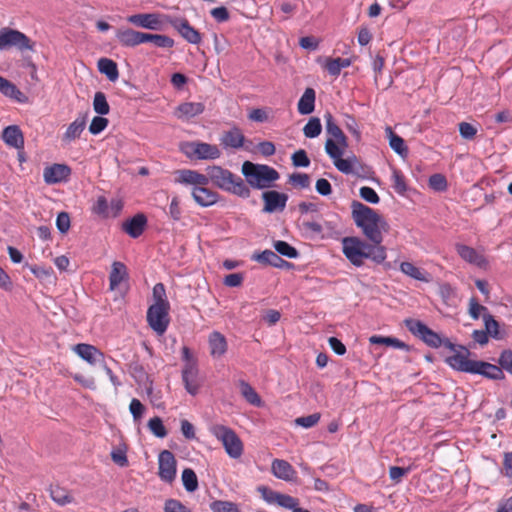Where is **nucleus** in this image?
I'll list each match as a JSON object with an SVG mask.
<instances>
[{
  "label": "nucleus",
  "instance_id": "1",
  "mask_svg": "<svg viewBox=\"0 0 512 512\" xmlns=\"http://www.w3.org/2000/svg\"><path fill=\"white\" fill-rule=\"evenodd\" d=\"M352 218L357 227L361 228L365 237L376 245L383 241L382 232H387L389 225L375 210L359 201L351 204Z\"/></svg>",
  "mask_w": 512,
  "mask_h": 512
},
{
  "label": "nucleus",
  "instance_id": "2",
  "mask_svg": "<svg viewBox=\"0 0 512 512\" xmlns=\"http://www.w3.org/2000/svg\"><path fill=\"white\" fill-rule=\"evenodd\" d=\"M342 252L354 266L360 267L364 259H371L381 264L386 259V248L382 245L367 243L358 237H345L342 239Z\"/></svg>",
  "mask_w": 512,
  "mask_h": 512
},
{
  "label": "nucleus",
  "instance_id": "3",
  "mask_svg": "<svg viewBox=\"0 0 512 512\" xmlns=\"http://www.w3.org/2000/svg\"><path fill=\"white\" fill-rule=\"evenodd\" d=\"M206 170L209 181H212L220 189L240 197H249L250 190L241 177L220 166H209Z\"/></svg>",
  "mask_w": 512,
  "mask_h": 512
},
{
  "label": "nucleus",
  "instance_id": "4",
  "mask_svg": "<svg viewBox=\"0 0 512 512\" xmlns=\"http://www.w3.org/2000/svg\"><path fill=\"white\" fill-rule=\"evenodd\" d=\"M241 171L247 183L255 189L269 188L279 178L275 169L254 162H243Z\"/></svg>",
  "mask_w": 512,
  "mask_h": 512
},
{
  "label": "nucleus",
  "instance_id": "5",
  "mask_svg": "<svg viewBox=\"0 0 512 512\" xmlns=\"http://www.w3.org/2000/svg\"><path fill=\"white\" fill-rule=\"evenodd\" d=\"M211 433L221 441L226 453L233 459H238L243 454V443L239 436L231 428L216 424L210 429Z\"/></svg>",
  "mask_w": 512,
  "mask_h": 512
},
{
  "label": "nucleus",
  "instance_id": "6",
  "mask_svg": "<svg viewBox=\"0 0 512 512\" xmlns=\"http://www.w3.org/2000/svg\"><path fill=\"white\" fill-rule=\"evenodd\" d=\"M181 152L188 158L197 160H214L220 157V151L216 145L203 142H184L180 144Z\"/></svg>",
  "mask_w": 512,
  "mask_h": 512
},
{
  "label": "nucleus",
  "instance_id": "7",
  "mask_svg": "<svg viewBox=\"0 0 512 512\" xmlns=\"http://www.w3.org/2000/svg\"><path fill=\"white\" fill-rule=\"evenodd\" d=\"M34 43L24 33L11 29H0V50L16 47L20 51L33 50Z\"/></svg>",
  "mask_w": 512,
  "mask_h": 512
},
{
  "label": "nucleus",
  "instance_id": "8",
  "mask_svg": "<svg viewBox=\"0 0 512 512\" xmlns=\"http://www.w3.org/2000/svg\"><path fill=\"white\" fill-rule=\"evenodd\" d=\"M164 22L172 26L188 43L198 45L202 41L201 33L196 30L184 17L163 15Z\"/></svg>",
  "mask_w": 512,
  "mask_h": 512
},
{
  "label": "nucleus",
  "instance_id": "9",
  "mask_svg": "<svg viewBox=\"0 0 512 512\" xmlns=\"http://www.w3.org/2000/svg\"><path fill=\"white\" fill-rule=\"evenodd\" d=\"M169 309V303H164V305L153 304L148 308V324L158 335H163L168 328L170 321L168 314Z\"/></svg>",
  "mask_w": 512,
  "mask_h": 512
},
{
  "label": "nucleus",
  "instance_id": "10",
  "mask_svg": "<svg viewBox=\"0 0 512 512\" xmlns=\"http://www.w3.org/2000/svg\"><path fill=\"white\" fill-rule=\"evenodd\" d=\"M404 323L407 329L413 335L422 339L427 345L435 348L441 346L442 340L440 336L434 331H432L423 322L409 318L406 319Z\"/></svg>",
  "mask_w": 512,
  "mask_h": 512
},
{
  "label": "nucleus",
  "instance_id": "11",
  "mask_svg": "<svg viewBox=\"0 0 512 512\" xmlns=\"http://www.w3.org/2000/svg\"><path fill=\"white\" fill-rule=\"evenodd\" d=\"M158 475L161 480L171 483L176 476V459L169 450H163L158 456Z\"/></svg>",
  "mask_w": 512,
  "mask_h": 512
},
{
  "label": "nucleus",
  "instance_id": "12",
  "mask_svg": "<svg viewBox=\"0 0 512 512\" xmlns=\"http://www.w3.org/2000/svg\"><path fill=\"white\" fill-rule=\"evenodd\" d=\"M127 21L144 29L162 30L164 19L157 13H139L129 16Z\"/></svg>",
  "mask_w": 512,
  "mask_h": 512
},
{
  "label": "nucleus",
  "instance_id": "13",
  "mask_svg": "<svg viewBox=\"0 0 512 512\" xmlns=\"http://www.w3.org/2000/svg\"><path fill=\"white\" fill-rule=\"evenodd\" d=\"M339 171L345 174H352L357 178L369 179L373 170L365 162H334Z\"/></svg>",
  "mask_w": 512,
  "mask_h": 512
},
{
  "label": "nucleus",
  "instance_id": "14",
  "mask_svg": "<svg viewBox=\"0 0 512 512\" xmlns=\"http://www.w3.org/2000/svg\"><path fill=\"white\" fill-rule=\"evenodd\" d=\"M71 174V168L65 164L55 162L44 169L43 177L47 184L66 182Z\"/></svg>",
  "mask_w": 512,
  "mask_h": 512
},
{
  "label": "nucleus",
  "instance_id": "15",
  "mask_svg": "<svg viewBox=\"0 0 512 512\" xmlns=\"http://www.w3.org/2000/svg\"><path fill=\"white\" fill-rule=\"evenodd\" d=\"M2 139L8 146L18 150H21L24 147L23 133L17 125H10L4 128L2 132ZM18 157V160H24L22 151H18Z\"/></svg>",
  "mask_w": 512,
  "mask_h": 512
},
{
  "label": "nucleus",
  "instance_id": "16",
  "mask_svg": "<svg viewBox=\"0 0 512 512\" xmlns=\"http://www.w3.org/2000/svg\"><path fill=\"white\" fill-rule=\"evenodd\" d=\"M199 370L196 363L185 364L182 370V380L186 391L191 395L198 393L200 382L198 379Z\"/></svg>",
  "mask_w": 512,
  "mask_h": 512
},
{
  "label": "nucleus",
  "instance_id": "17",
  "mask_svg": "<svg viewBox=\"0 0 512 512\" xmlns=\"http://www.w3.org/2000/svg\"><path fill=\"white\" fill-rule=\"evenodd\" d=\"M466 354L456 352L454 355L446 358V362L455 370L473 374L477 360L468 359V349L461 347Z\"/></svg>",
  "mask_w": 512,
  "mask_h": 512
},
{
  "label": "nucleus",
  "instance_id": "18",
  "mask_svg": "<svg viewBox=\"0 0 512 512\" xmlns=\"http://www.w3.org/2000/svg\"><path fill=\"white\" fill-rule=\"evenodd\" d=\"M175 182L197 187L199 185H208L209 178L205 174H200L194 170L182 169L175 173Z\"/></svg>",
  "mask_w": 512,
  "mask_h": 512
},
{
  "label": "nucleus",
  "instance_id": "19",
  "mask_svg": "<svg viewBox=\"0 0 512 512\" xmlns=\"http://www.w3.org/2000/svg\"><path fill=\"white\" fill-rule=\"evenodd\" d=\"M262 198L265 203L263 210L267 213L284 210L288 200L286 194L274 190L264 192Z\"/></svg>",
  "mask_w": 512,
  "mask_h": 512
},
{
  "label": "nucleus",
  "instance_id": "20",
  "mask_svg": "<svg viewBox=\"0 0 512 512\" xmlns=\"http://www.w3.org/2000/svg\"><path fill=\"white\" fill-rule=\"evenodd\" d=\"M206 186L207 185H199L192 189L194 201L202 207L211 206L218 201V193L208 189Z\"/></svg>",
  "mask_w": 512,
  "mask_h": 512
},
{
  "label": "nucleus",
  "instance_id": "21",
  "mask_svg": "<svg viewBox=\"0 0 512 512\" xmlns=\"http://www.w3.org/2000/svg\"><path fill=\"white\" fill-rule=\"evenodd\" d=\"M144 32L135 31L131 28L119 29L116 38L124 47H135L144 43Z\"/></svg>",
  "mask_w": 512,
  "mask_h": 512
},
{
  "label": "nucleus",
  "instance_id": "22",
  "mask_svg": "<svg viewBox=\"0 0 512 512\" xmlns=\"http://www.w3.org/2000/svg\"><path fill=\"white\" fill-rule=\"evenodd\" d=\"M473 374H479L491 380H502L505 378L500 366L481 360H477Z\"/></svg>",
  "mask_w": 512,
  "mask_h": 512
},
{
  "label": "nucleus",
  "instance_id": "23",
  "mask_svg": "<svg viewBox=\"0 0 512 512\" xmlns=\"http://www.w3.org/2000/svg\"><path fill=\"white\" fill-rule=\"evenodd\" d=\"M272 473L278 479L284 481H293L296 477V471L292 467V465L281 459H275L271 465Z\"/></svg>",
  "mask_w": 512,
  "mask_h": 512
},
{
  "label": "nucleus",
  "instance_id": "24",
  "mask_svg": "<svg viewBox=\"0 0 512 512\" xmlns=\"http://www.w3.org/2000/svg\"><path fill=\"white\" fill-rule=\"evenodd\" d=\"M75 352L83 360L90 364H97L103 362L104 355L96 347L89 344H77L74 348Z\"/></svg>",
  "mask_w": 512,
  "mask_h": 512
},
{
  "label": "nucleus",
  "instance_id": "25",
  "mask_svg": "<svg viewBox=\"0 0 512 512\" xmlns=\"http://www.w3.org/2000/svg\"><path fill=\"white\" fill-rule=\"evenodd\" d=\"M220 144L224 148L239 149L244 145V135L239 128H232L222 133Z\"/></svg>",
  "mask_w": 512,
  "mask_h": 512
},
{
  "label": "nucleus",
  "instance_id": "26",
  "mask_svg": "<svg viewBox=\"0 0 512 512\" xmlns=\"http://www.w3.org/2000/svg\"><path fill=\"white\" fill-rule=\"evenodd\" d=\"M456 251L463 260L470 264L478 267H484L487 264L486 259L470 246L456 244Z\"/></svg>",
  "mask_w": 512,
  "mask_h": 512
},
{
  "label": "nucleus",
  "instance_id": "27",
  "mask_svg": "<svg viewBox=\"0 0 512 512\" xmlns=\"http://www.w3.org/2000/svg\"><path fill=\"white\" fill-rule=\"evenodd\" d=\"M147 218L144 214H136L123 224V230L132 238H138L144 231Z\"/></svg>",
  "mask_w": 512,
  "mask_h": 512
},
{
  "label": "nucleus",
  "instance_id": "28",
  "mask_svg": "<svg viewBox=\"0 0 512 512\" xmlns=\"http://www.w3.org/2000/svg\"><path fill=\"white\" fill-rule=\"evenodd\" d=\"M205 106L201 102H184L176 108V115L180 119H191L204 112Z\"/></svg>",
  "mask_w": 512,
  "mask_h": 512
},
{
  "label": "nucleus",
  "instance_id": "29",
  "mask_svg": "<svg viewBox=\"0 0 512 512\" xmlns=\"http://www.w3.org/2000/svg\"><path fill=\"white\" fill-rule=\"evenodd\" d=\"M210 354L214 358H220L227 351V341L223 334L214 331L209 336Z\"/></svg>",
  "mask_w": 512,
  "mask_h": 512
},
{
  "label": "nucleus",
  "instance_id": "30",
  "mask_svg": "<svg viewBox=\"0 0 512 512\" xmlns=\"http://www.w3.org/2000/svg\"><path fill=\"white\" fill-rule=\"evenodd\" d=\"M253 259L259 263L270 265L277 268H283L285 266H289L290 263L283 260L277 252L272 250H265L261 253L255 254Z\"/></svg>",
  "mask_w": 512,
  "mask_h": 512
},
{
  "label": "nucleus",
  "instance_id": "31",
  "mask_svg": "<svg viewBox=\"0 0 512 512\" xmlns=\"http://www.w3.org/2000/svg\"><path fill=\"white\" fill-rule=\"evenodd\" d=\"M315 90L311 87L305 89L303 95L299 99L297 109L301 115L311 114L315 109Z\"/></svg>",
  "mask_w": 512,
  "mask_h": 512
},
{
  "label": "nucleus",
  "instance_id": "32",
  "mask_svg": "<svg viewBox=\"0 0 512 512\" xmlns=\"http://www.w3.org/2000/svg\"><path fill=\"white\" fill-rule=\"evenodd\" d=\"M0 92L6 97L14 99L19 103H25L27 101L26 95L21 92L16 85L2 76H0Z\"/></svg>",
  "mask_w": 512,
  "mask_h": 512
},
{
  "label": "nucleus",
  "instance_id": "33",
  "mask_svg": "<svg viewBox=\"0 0 512 512\" xmlns=\"http://www.w3.org/2000/svg\"><path fill=\"white\" fill-rule=\"evenodd\" d=\"M126 279H128V272L125 264L119 261L113 262L109 275L110 289L115 290Z\"/></svg>",
  "mask_w": 512,
  "mask_h": 512
},
{
  "label": "nucleus",
  "instance_id": "34",
  "mask_svg": "<svg viewBox=\"0 0 512 512\" xmlns=\"http://www.w3.org/2000/svg\"><path fill=\"white\" fill-rule=\"evenodd\" d=\"M385 132L391 149H393L401 158H406L408 156V148L403 138L394 133L390 126L386 127Z\"/></svg>",
  "mask_w": 512,
  "mask_h": 512
},
{
  "label": "nucleus",
  "instance_id": "35",
  "mask_svg": "<svg viewBox=\"0 0 512 512\" xmlns=\"http://www.w3.org/2000/svg\"><path fill=\"white\" fill-rule=\"evenodd\" d=\"M86 126V116L76 118L66 129L63 135L64 142H71L80 137Z\"/></svg>",
  "mask_w": 512,
  "mask_h": 512
},
{
  "label": "nucleus",
  "instance_id": "36",
  "mask_svg": "<svg viewBox=\"0 0 512 512\" xmlns=\"http://www.w3.org/2000/svg\"><path fill=\"white\" fill-rule=\"evenodd\" d=\"M324 119L326 123V132L329 135L327 139H335L338 142L345 144V140H347V137L345 136L341 128L338 126V124L335 122L331 113L327 112L324 116Z\"/></svg>",
  "mask_w": 512,
  "mask_h": 512
},
{
  "label": "nucleus",
  "instance_id": "37",
  "mask_svg": "<svg viewBox=\"0 0 512 512\" xmlns=\"http://www.w3.org/2000/svg\"><path fill=\"white\" fill-rule=\"evenodd\" d=\"M98 70L112 82L116 81L119 77L117 64L111 59L100 58L98 60Z\"/></svg>",
  "mask_w": 512,
  "mask_h": 512
},
{
  "label": "nucleus",
  "instance_id": "38",
  "mask_svg": "<svg viewBox=\"0 0 512 512\" xmlns=\"http://www.w3.org/2000/svg\"><path fill=\"white\" fill-rule=\"evenodd\" d=\"M348 146L347 140L345 144L335 139H327L325 142V151L333 160H345L343 158L344 149ZM346 160H350L347 158Z\"/></svg>",
  "mask_w": 512,
  "mask_h": 512
},
{
  "label": "nucleus",
  "instance_id": "39",
  "mask_svg": "<svg viewBox=\"0 0 512 512\" xmlns=\"http://www.w3.org/2000/svg\"><path fill=\"white\" fill-rule=\"evenodd\" d=\"M51 499L60 506L70 504L74 501L71 493L60 486H54L50 488Z\"/></svg>",
  "mask_w": 512,
  "mask_h": 512
},
{
  "label": "nucleus",
  "instance_id": "40",
  "mask_svg": "<svg viewBox=\"0 0 512 512\" xmlns=\"http://www.w3.org/2000/svg\"><path fill=\"white\" fill-rule=\"evenodd\" d=\"M400 270L405 275L422 282H428V274L411 262H402Z\"/></svg>",
  "mask_w": 512,
  "mask_h": 512
},
{
  "label": "nucleus",
  "instance_id": "41",
  "mask_svg": "<svg viewBox=\"0 0 512 512\" xmlns=\"http://www.w3.org/2000/svg\"><path fill=\"white\" fill-rule=\"evenodd\" d=\"M143 39L144 43L152 42L160 48H172L175 45V41L171 37L162 34L144 33Z\"/></svg>",
  "mask_w": 512,
  "mask_h": 512
},
{
  "label": "nucleus",
  "instance_id": "42",
  "mask_svg": "<svg viewBox=\"0 0 512 512\" xmlns=\"http://www.w3.org/2000/svg\"><path fill=\"white\" fill-rule=\"evenodd\" d=\"M239 387L241 395L246 399L247 402L254 406L261 405V398L254 390V388L244 380L239 381Z\"/></svg>",
  "mask_w": 512,
  "mask_h": 512
},
{
  "label": "nucleus",
  "instance_id": "43",
  "mask_svg": "<svg viewBox=\"0 0 512 512\" xmlns=\"http://www.w3.org/2000/svg\"><path fill=\"white\" fill-rule=\"evenodd\" d=\"M182 482L186 491L194 492L198 489L197 475L191 468H186L182 472Z\"/></svg>",
  "mask_w": 512,
  "mask_h": 512
},
{
  "label": "nucleus",
  "instance_id": "44",
  "mask_svg": "<svg viewBox=\"0 0 512 512\" xmlns=\"http://www.w3.org/2000/svg\"><path fill=\"white\" fill-rule=\"evenodd\" d=\"M483 321L485 325V331L488 336H491L495 339H501L499 332V323L494 319V317L490 313L483 314Z\"/></svg>",
  "mask_w": 512,
  "mask_h": 512
},
{
  "label": "nucleus",
  "instance_id": "45",
  "mask_svg": "<svg viewBox=\"0 0 512 512\" xmlns=\"http://www.w3.org/2000/svg\"><path fill=\"white\" fill-rule=\"evenodd\" d=\"M93 109L99 115H107L110 106L107 102L106 95L103 92H96L93 99Z\"/></svg>",
  "mask_w": 512,
  "mask_h": 512
},
{
  "label": "nucleus",
  "instance_id": "46",
  "mask_svg": "<svg viewBox=\"0 0 512 512\" xmlns=\"http://www.w3.org/2000/svg\"><path fill=\"white\" fill-rule=\"evenodd\" d=\"M321 131L322 125L317 117L310 118L303 128V133L307 138H315L320 135Z\"/></svg>",
  "mask_w": 512,
  "mask_h": 512
},
{
  "label": "nucleus",
  "instance_id": "47",
  "mask_svg": "<svg viewBox=\"0 0 512 512\" xmlns=\"http://www.w3.org/2000/svg\"><path fill=\"white\" fill-rule=\"evenodd\" d=\"M274 249L277 252V254H280L290 259L297 258L299 255L297 249L285 241L279 240L274 242Z\"/></svg>",
  "mask_w": 512,
  "mask_h": 512
},
{
  "label": "nucleus",
  "instance_id": "48",
  "mask_svg": "<svg viewBox=\"0 0 512 512\" xmlns=\"http://www.w3.org/2000/svg\"><path fill=\"white\" fill-rule=\"evenodd\" d=\"M289 183L298 189L309 188L311 184V178L306 173H292L289 176Z\"/></svg>",
  "mask_w": 512,
  "mask_h": 512
},
{
  "label": "nucleus",
  "instance_id": "49",
  "mask_svg": "<svg viewBox=\"0 0 512 512\" xmlns=\"http://www.w3.org/2000/svg\"><path fill=\"white\" fill-rule=\"evenodd\" d=\"M212 512H240L237 505L230 501L215 500L210 503Z\"/></svg>",
  "mask_w": 512,
  "mask_h": 512
},
{
  "label": "nucleus",
  "instance_id": "50",
  "mask_svg": "<svg viewBox=\"0 0 512 512\" xmlns=\"http://www.w3.org/2000/svg\"><path fill=\"white\" fill-rule=\"evenodd\" d=\"M148 428L158 438H164L167 435V430L159 417L151 418L148 421Z\"/></svg>",
  "mask_w": 512,
  "mask_h": 512
},
{
  "label": "nucleus",
  "instance_id": "51",
  "mask_svg": "<svg viewBox=\"0 0 512 512\" xmlns=\"http://www.w3.org/2000/svg\"><path fill=\"white\" fill-rule=\"evenodd\" d=\"M392 170V187L398 194L403 195L407 190L405 178L400 171L394 168Z\"/></svg>",
  "mask_w": 512,
  "mask_h": 512
},
{
  "label": "nucleus",
  "instance_id": "52",
  "mask_svg": "<svg viewBox=\"0 0 512 512\" xmlns=\"http://www.w3.org/2000/svg\"><path fill=\"white\" fill-rule=\"evenodd\" d=\"M108 123V119L102 117V115L95 116L89 125V132L93 135H97L108 126Z\"/></svg>",
  "mask_w": 512,
  "mask_h": 512
},
{
  "label": "nucleus",
  "instance_id": "53",
  "mask_svg": "<svg viewBox=\"0 0 512 512\" xmlns=\"http://www.w3.org/2000/svg\"><path fill=\"white\" fill-rule=\"evenodd\" d=\"M92 210L95 214L102 217L106 218L110 216L109 203L104 196H99L97 198Z\"/></svg>",
  "mask_w": 512,
  "mask_h": 512
},
{
  "label": "nucleus",
  "instance_id": "54",
  "mask_svg": "<svg viewBox=\"0 0 512 512\" xmlns=\"http://www.w3.org/2000/svg\"><path fill=\"white\" fill-rule=\"evenodd\" d=\"M276 503L281 507L292 509L293 512L295 509H298L299 500L290 495L280 493L276 498Z\"/></svg>",
  "mask_w": 512,
  "mask_h": 512
},
{
  "label": "nucleus",
  "instance_id": "55",
  "mask_svg": "<svg viewBox=\"0 0 512 512\" xmlns=\"http://www.w3.org/2000/svg\"><path fill=\"white\" fill-rule=\"evenodd\" d=\"M429 187L435 191H444L447 188V180L444 175L436 173L429 178Z\"/></svg>",
  "mask_w": 512,
  "mask_h": 512
},
{
  "label": "nucleus",
  "instance_id": "56",
  "mask_svg": "<svg viewBox=\"0 0 512 512\" xmlns=\"http://www.w3.org/2000/svg\"><path fill=\"white\" fill-rule=\"evenodd\" d=\"M320 420L319 413H313L307 416L298 417L295 419V424L304 428H311L315 426Z\"/></svg>",
  "mask_w": 512,
  "mask_h": 512
},
{
  "label": "nucleus",
  "instance_id": "57",
  "mask_svg": "<svg viewBox=\"0 0 512 512\" xmlns=\"http://www.w3.org/2000/svg\"><path fill=\"white\" fill-rule=\"evenodd\" d=\"M484 313H489L487 307L479 304L475 298H471L469 301V315L477 320Z\"/></svg>",
  "mask_w": 512,
  "mask_h": 512
},
{
  "label": "nucleus",
  "instance_id": "58",
  "mask_svg": "<svg viewBox=\"0 0 512 512\" xmlns=\"http://www.w3.org/2000/svg\"><path fill=\"white\" fill-rule=\"evenodd\" d=\"M359 194H360V197L368 203L377 204L380 201L378 194L371 187H368V186L361 187Z\"/></svg>",
  "mask_w": 512,
  "mask_h": 512
},
{
  "label": "nucleus",
  "instance_id": "59",
  "mask_svg": "<svg viewBox=\"0 0 512 512\" xmlns=\"http://www.w3.org/2000/svg\"><path fill=\"white\" fill-rule=\"evenodd\" d=\"M498 363L500 368L506 370L508 373L512 374V351L504 350L498 359Z\"/></svg>",
  "mask_w": 512,
  "mask_h": 512
},
{
  "label": "nucleus",
  "instance_id": "60",
  "mask_svg": "<svg viewBox=\"0 0 512 512\" xmlns=\"http://www.w3.org/2000/svg\"><path fill=\"white\" fill-rule=\"evenodd\" d=\"M345 127L352 134L356 141L360 140L361 132L359 130L358 123L353 116L346 115Z\"/></svg>",
  "mask_w": 512,
  "mask_h": 512
},
{
  "label": "nucleus",
  "instance_id": "61",
  "mask_svg": "<svg viewBox=\"0 0 512 512\" xmlns=\"http://www.w3.org/2000/svg\"><path fill=\"white\" fill-rule=\"evenodd\" d=\"M164 512H191V510L180 501L169 499L165 502Z\"/></svg>",
  "mask_w": 512,
  "mask_h": 512
},
{
  "label": "nucleus",
  "instance_id": "62",
  "mask_svg": "<svg viewBox=\"0 0 512 512\" xmlns=\"http://www.w3.org/2000/svg\"><path fill=\"white\" fill-rule=\"evenodd\" d=\"M153 298L155 301L154 304L164 305V303H169L166 298L165 287L162 283H157L153 287Z\"/></svg>",
  "mask_w": 512,
  "mask_h": 512
},
{
  "label": "nucleus",
  "instance_id": "63",
  "mask_svg": "<svg viewBox=\"0 0 512 512\" xmlns=\"http://www.w3.org/2000/svg\"><path fill=\"white\" fill-rule=\"evenodd\" d=\"M210 14L218 23L227 22L230 19V13L224 6L213 8Z\"/></svg>",
  "mask_w": 512,
  "mask_h": 512
},
{
  "label": "nucleus",
  "instance_id": "64",
  "mask_svg": "<svg viewBox=\"0 0 512 512\" xmlns=\"http://www.w3.org/2000/svg\"><path fill=\"white\" fill-rule=\"evenodd\" d=\"M129 410L133 415L134 420L138 421L142 417L145 407L138 399L134 398L130 402Z\"/></svg>",
  "mask_w": 512,
  "mask_h": 512
}]
</instances>
